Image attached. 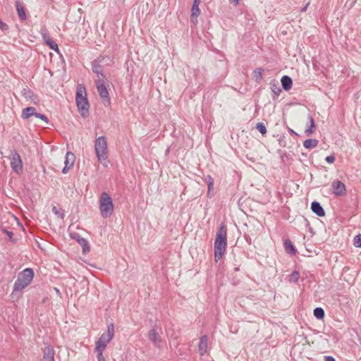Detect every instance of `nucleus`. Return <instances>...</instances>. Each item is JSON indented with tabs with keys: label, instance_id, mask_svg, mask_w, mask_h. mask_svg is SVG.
I'll use <instances>...</instances> for the list:
<instances>
[{
	"label": "nucleus",
	"instance_id": "f257e3e1",
	"mask_svg": "<svg viewBox=\"0 0 361 361\" xmlns=\"http://www.w3.org/2000/svg\"><path fill=\"white\" fill-rule=\"evenodd\" d=\"M227 230L224 224H221L219 228L216 239L214 241V260H220L225 253L227 245Z\"/></svg>",
	"mask_w": 361,
	"mask_h": 361
},
{
	"label": "nucleus",
	"instance_id": "f03ea898",
	"mask_svg": "<svg viewBox=\"0 0 361 361\" xmlns=\"http://www.w3.org/2000/svg\"><path fill=\"white\" fill-rule=\"evenodd\" d=\"M34 278V271L31 268H26L18 276L13 285V292H19L29 286Z\"/></svg>",
	"mask_w": 361,
	"mask_h": 361
},
{
	"label": "nucleus",
	"instance_id": "7ed1b4c3",
	"mask_svg": "<svg viewBox=\"0 0 361 361\" xmlns=\"http://www.w3.org/2000/svg\"><path fill=\"white\" fill-rule=\"evenodd\" d=\"M86 96L85 87L79 85L76 91L75 101L78 111L83 117L87 116L89 114V103Z\"/></svg>",
	"mask_w": 361,
	"mask_h": 361
},
{
	"label": "nucleus",
	"instance_id": "20e7f679",
	"mask_svg": "<svg viewBox=\"0 0 361 361\" xmlns=\"http://www.w3.org/2000/svg\"><path fill=\"white\" fill-rule=\"evenodd\" d=\"M94 150L97 157L100 163L106 166L108 158L107 141L104 136L97 137L94 142Z\"/></svg>",
	"mask_w": 361,
	"mask_h": 361
},
{
	"label": "nucleus",
	"instance_id": "39448f33",
	"mask_svg": "<svg viewBox=\"0 0 361 361\" xmlns=\"http://www.w3.org/2000/svg\"><path fill=\"white\" fill-rule=\"evenodd\" d=\"M99 210L103 218H107L113 213V200L109 195L106 192H102L101 195L99 199Z\"/></svg>",
	"mask_w": 361,
	"mask_h": 361
},
{
	"label": "nucleus",
	"instance_id": "423d86ee",
	"mask_svg": "<svg viewBox=\"0 0 361 361\" xmlns=\"http://www.w3.org/2000/svg\"><path fill=\"white\" fill-rule=\"evenodd\" d=\"M114 336V326L112 323L108 324L106 332L102 334L98 341L96 342L95 348L105 350L107 344L113 339Z\"/></svg>",
	"mask_w": 361,
	"mask_h": 361
},
{
	"label": "nucleus",
	"instance_id": "0eeeda50",
	"mask_svg": "<svg viewBox=\"0 0 361 361\" xmlns=\"http://www.w3.org/2000/svg\"><path fill=\"white\" fill-rule=\"evenodd\" d=\"M107 82V79L97 80L95 82L99 94L105 105L110 104L109 94L106 88Z\"/></svg>",
	"mask_w": 361,
	"mask_h": 361
},
{
	"label": "nucleus",
	"instance_id": "6e6552de",
	"mask_svg": "<svg viewBox=\"0 0 361 361\" xmlns=\"http://www.w3.org/2000/svg\"><path fill=\"white\" fill-rule=\"evenodd\" d=\"M11 166L13 171L19 174L23 171V163L20 154L15 150L10 152Z\"/></svg>",
	"mask_w": 361,
	"mask_h": 361
},
{
	"label": "nucleus",
	"instance_id": "1a4fd4ad",
	"mask_svg": "<svg viewBox=\"0 0 361 361\" xmlns=\"http://www.w3.org/2000/svg\"><path fill=\"white\" fill-rule=\"evenodd\" d=\"M105 59V57H99L92 63V71L97 74V80L106 79V76L103 73V69L101 66V63Z\"/></svg>",
	"mask_w": 361,
	"mask_h": 361
},
{
	"label": "nucleus",
	"instance_id": "9d476101",
	"mask_svg": "<svg viewBox=\"0 0 361 361\" xmlns=\"http://www.w3.org/2000/svg\"><path fill=\"white\" fill-rule=\"evenodd\" d=\"M331 188L333 193L337 196H343L346 194L345 185L338 180L332 182Z\"/></svg>",
	"mask_w": 361,
	"mask_h": 361
},
{
	"label": "nucleus",
	"instance_id": "9b49d317",
	"mask_svg": "<svg viewBox=\"0 0 361 361\" xmlns=\"http://www.w3.org/2000/svg\"><path fill=\"white\" fill-rule=\"evenodd\" d=\"M75 160V157L73 153L71 152H68L66 154V159L64 161V167L62 169V173L63 174L67 173L69 169L73 166V164Z\"/></svg>",
	"mask_w": 361,
	"mask_h": 361
},
{
	"label": "nucleus",
	"instance_id": "f8f14e48",
	"mask_svg": "<svg viewBox=\"0 0 361 361\" xmlns=\"http://www.w3.org/2000/svg\"><path fill=\"white\" fill-rule=\"evenodd\" d=\"M149 339L153 343V344L157 347L161 348V338L159 333L157 331V329L154 327L149 332Z\"/></svg>",
	"mask_w": 361,
	"mask_h": 361
},
{
	"label": "nucleus",
	"instance_id": "ddd939ff",
	"mask_svg": "<svg viewBox=\"0 0 361 361\" xmlns=\"http://www.w3.org/2000/svg\"><path fill=\"white\" fill-rule=\"evenodd\" d=\"M201 0H194L192 8L190 20L193 24L197 23V17L200 15V11L199 9V4Z\"/></svg>",
	"mask_w": 361,
	"mask_h": 361
},
{
	"label": "nucleus",
	"instance_id": "4468645a",
	"mask_svg": "<svg viewBox=\"0 0 361 361\" xmlns=\"http://www.w3.org/2000/svg\"><path fill=\"white\" fill-rule=\"evenodd\" d=\"M311 209L318 216L322 217L325 216L324 209L318 202H313L311 204Z\"/></svg>",
	"mask_w": 361,
	"mask_h": 361
},
{
	"label": "nucleus",
	"instance_id": "2eb2a0df",
	"mask_svg": "<svg viewBox=\"0 0 361 361\" xmlns=\"http://www.w3.org/2000/svg\"><path fill=\"white\" fill-rule=\"evenodd\" d=\"M54 351L51 346L44 348L42 361H54Z\"/></svg>",
	"mask_w": 361,
	"mask_h": 361
},
{
	"label": "nucleus",
	"instance_id": "dca6fc26",
	"mask_svg": "<svg viewBox=\"0 0 361 361\" xmlns=\"http://www.w3.org/2000/svg\"><path fill=\"white\" fill-rule=\"evenodd\" d=\"M207 342L208 338L207 336H203L200 338L198 348L201 355H203L207 351Z\"/></svg>",
	"mask_w": 361,
	"mask_h": 361
},
{
	"label": "nucleus",
	"instance_id": "f3484780",
	"mask_svg": "<svg viewBox=\"0 0 361 361\" xmlns=\"http://www.w3.org/2000/svg\"><path fill=\"white\" fill-rule=\"evenodd\" d=\"M16 6L20 19L21 20H25L27 19V16L23 4L19 1H17L16 2Z\"/></svg>",
	"mask_w": 361,
	"mask_h": 361
},
{
	"label": "nucleus",
	"instance_id": "a211bd4d",
	"mask_svg": "<svg viewBox=\"0 0 361 361\" xmlns=\"http://www.w3.org/2000/svg\"><path fill=\"white\" fill-rule=\"evenodd\" d=\"M307 118L309 121V126L305 129V133L307 136H310L313 133L316 126L314 124L313 117L310 114H308Z\"/></svg>",
	"mask_w": 361,
	"mask_h": 361
},
{
	"label": "nucleus",
	"instance_id": "6ab92c4d",
	"mask_svg": "<svg viewBox=\"0 0 361 361\" xmlns=\"http://www.w3.org/2000/svg\"><path fill=\"white\" fill-rule=\"evenodd\" d=\"M281 85L283 88L286 91H288L290 90L292 85H293V80L290 78V77L288 75H283L281 79Z\"/></svg>",
	"mask_w": 361,
	"mask_h": 361
},
{
	"label": "nucleus",
	"instance_id": "aec40b11",
	"mask_svg": "<svg viewBox=\"0 0 361 361\" xmlns=\"http://www.w3.org/2000/svg\"><path fill=\"white\" fill-rule=\"evenodd\" d=\"M36 114V109L32 106H29L23 109V118H28L31 116H35Z\"/></svg>",
	"mask_w": 361,
	"mask_h": 361
},
{
	"label": "nucleus",
	"instance_id": "412c9836",
	"mask_svg": "<svg viewBox=\"0 0 361 361\" xmlns=\"http://www.w3.org/2000/svg\"><path fill=\"white\" fill-rule=\"evenodd\" d=\"M319 141L317 139H307L304 141L303 146L306 149H312L317 146Z\"/></svg>",
	"mask_w": 361,
	"mask_h": 361
},
{
	"label": "nucleus",
	"instance_id": "4be33fe9",
	"mask_svg": "<svg viewBox=\"0 0 361 361\" xmlns=\"http://www.w3.org/2000/svg\"><path fill=\"white\" fill-rule=\"evenodd\" d=\"M284 246L287 252L291 255H295L296 253V250L290 240L288 239L285 240Z\"/></svg>",
	"mask_w": 361,
	"mask_h": 361
},
{
	"label": "nucleus",
	"instance_id": "5701e85b",
	"mask_svg": "<svg viewBox=\"0 0 361 361\" xmlns=\"http://www.w3.org/2000/svg\"><path fill=\"white\" fill-rule=\"evenodd\" d=\"M271 90V91L276 95H279L281 92V88L279 85V82L276 80H272L270 82Z\"/></svg>",
	"mask_w": 361,
	"mask_h": 361
},
{
	"label": "nucleus",
	"instance_id": "b1692460",
	"mask_svg": "<svg viewBox=\"0 0 361 361\" xmlns=\"http://www.w3.org/2000/svg\"><path fill=\"white\" fill-rule=\"evenodd\" d=\"M264 72V69L262 68H258L255 69L253 72L254 78L257 82H259L262 79V73Z\"/></svg>",
	"mask_w": 361,
	"mask_h": 361
},
{
	"label": "nucleus",
	"instance_id": "393cba45",
	"mask_svg": "<svg viewBox=\"0 0 361 361\" xmlns=\"http://www.w3.org/2000/svg\"><path fill=\"white\" fill-rule=\"evenodd\" d=\"M314 315L316 318L322 319L324 317L325 313L322 307H316L314 310Z\"/></svg>",
	"mask_w": 361,
	"mask_h": 361
},
{
	"label": "nucleus",
	"instance_id": "a878e982",
	"mask_svg": "<svg viewBox=\"0 0 361 361\" xmlns=\"http://www.w3.org/2000/svg\"><path fill=\"white\" fill-rule=\"evenodd\" d=\"M104 350L101 349L100 348H95L94 353L97 354V361H105L104 357L103 355Z\"/></svg>",
	"mask_w": 361,
	"mask_h": 361
},
{
	"label": "nucleus",
	"instance_id": "bb28decb",
	"mask_svg": "<svg viewBox=\"0 0 361 361\" xmlns=\"http://www.w3.org/2000/svg\"><path fill=\"white\" fill-rule=\"evenodd\" d=\"M51 49L56 51V52H59V47L57 44L54 40H49V42H47L46 44Z\"/></svg>",
	"mask_w": 361,
	"mask_h": 361
},
{
	"label": "nucleus",
	"instance_id": "cd10ccee",
	"mask_svg": "<svg viewBox=\"0 0 361 361\" xmlns=\"http://www.w3.org/2000/svg\"><path fill=\"white\" fill-rule=\"evenodd\" d=\"M40 33L42 35V39L44 41L45 44H47V42L51 40L49 35L47 34V30L45 28H42L40 31Z\"/></svg>",
	"mask_w": 361,
	"mask_h": 361
},
{
	"label": "nucleus",
	"instance_id": "c85d7f7f",
	"mask_svg": "<svg viewBox=\"0 0 361 361\" xmlns=\"http://www.w3.org/2000/svg\"><path fill=\"white\" fill-rule=\"evenodd\" d=\"M353 245L356 247H361V234L357 235L354 237Z\"/></svg>",
	"mask_w": 361,
	"mask_h": 361
},
{
	"label": "nucleus",
	"instance_id": "c756f323",
	"mask_svg": "<svg viewBox=\"0 0 361 361\" xmlns=\"http://www.w3.org/2000/svg\"><path fill=\"white\" fill-rule=\"evenodd\" d=\"M299 279V273L297 271H294L290 276V281L296 283Z\"/></svg>",
	"mask_w": 361,
	"mask_h": 361
},
{
	"label": "nucleus",
	"instance_id": "7c9ffc66",
	"mask_svg": "<svg viewBox=\"0 0 361 361\" xmlns=\"http://www.w3.org/2000/svg\"><path fill=\"white\" fill-rule=\"evenodd\" d=\"M256 128L262 134L264 135L267 133V128L262 123H258L256 125Z\"/></svg>",
	"mask_w": 361,
	"mask_h": 361
},
{
	"label": "nucleus",
	"instance_id": "2f4dec72",
	"mask_svg": "<svg viewBox=\"0 0 361 361\" xmlns=\"http://www.w3.org/2000/svg\"><path fill=\"white\" fill-rule=\"evenodd\" d=\"M205 182L207 183L208 187H209V190L214 187V179L210 175H207L204 179Z\"/></svg>",
	"mask_w": 361,
	"mask_h": 361
},
{
	"label": "nucleus",
	"instance_id": "473e14b6",
	"mask_svg": "<svg viewBox=\"0 0 361 361\" xmlns=\"http://www.w3.org/2000/svg\"><path fill=\"white\" fill-rule=\"evenodd\" d=\"M52 212L54 213L57 216H59L60 219H63L64 218V212L63 211H59L58 210L56 207H53Z\"/></svg>",
	"mask_w": 361,
	"mask_h": 361
},
{
	"label": "nucleus",
	"instance_id": "72a5a7b5",
	"mask_svg": "<svg viewBox=\"0 0 361 361\" xmlns=\"http://www.w3.org/2000/svg\"><path fill=\"white\" fill-rule=\"evenodd\" d=\"M79 243L80 244V245L83 248V252H85L86 250H90V247H88L87 245V242L84 239V238H80L79 240H78Z\"/></svg>",
	"mask_w": 361,
	"mask_h": 361
},
{
	"label": "nucleus",
	"instance_id": "f704fd0d",
	"mask_svg": "<svg viewBox=\"0 0 361 361\" xmlns=\"http://www.w3.org/2000/svg\"><path fill=\"white\" fill-rule=\"evenodd\" d=\"M22 94L25 98H31L32 96V92H31V90L26 88L23 90Z\"/></svg>",
	"mask_w": 361,
	"mask_h": 361
},
{
	"label": "nucleus",
	"instance_id": "c9c22d12",
	"mask_svg": "<svg viewBox=\"0 0 361 361\" xmlns=\"http://www.w3.org/2000/svg\"><path fill=\"white\" fill-rule=\"evenodd\" d=\"M35 116L42 119V121H45L47 123L49 122L48 118L44 114L36 112V114Z\"/></svg>",
	"mask_w": 361,
	"mask_h": 361
},
{
	"label": "nucleus",
	"instance_id": "e433bc0d",
	"mask_svg": "<svg viewBox=\"0 0 361 361\" xmlns=\"http://www.w3.org/2000/svg\"><path fill=\"white\" fill-rule=\"evenodd\" d=\"M325 159L329 164H333L335 161L336 158L335 156L332 154L327 156Z\"/></svg>",
	"mask_w": 361,
	"mask_h": 361
},
{
	"label": "nucleus",
	"instance_id": "4c0bfd02",
	"mask_svg": "<svg viewBox=\"0 0 361 361\" xmlns=\"http://www.w3.org/2000/svg\"><path fill=\"white\" fill-rule=\"evenodd\" d=\"M214 195V187L211 188V190H209V187H208V191H207V197H212Z\"/></svg>",
	"mask_w": 361,
	"mask_h": 361
},
{
	"label": "nucleus",
	"instance_id": "58836bf2",
	"mask_svg": "<svg viewBox=\"0 0 361 361\" xmlns=\"http://www.w3.org/2000/svg\"><path fill=\"white\" fill-rule=\"evenodd\" d=\"M0 28L2 30H4L7 28V25L4 23L1 19H0Z\"/></svg>",
	"mask_w": 361,
	"mask_h": 361
},
{
	"label": "nucleus",
	"instance_id": "ea45409f",
	"mask_svg": "<svg viewBox=\"0 0 361 361\" xmlns=\"http://www.w3.org/2000/svg\"><path fill=\"white\" fill-rule=\"evenodd\" d=\"M324 361H336L335 358L332 356H324Z\"/></svg>",
	"mask_w": 361,
	"mask_h": 361
},
{
	"label": "nucleus",
	"instance_id": "a19ab883",
	"mask_svg": "<svg viewBox=\"0 0 361 361\" xmlns=\"http://www.w3.org/2000/svg\"><path fill=\"white\" fill-rule=\"evenodd\" d=\"M238 1L239 0H229V2L235 6L238 4Z\"/></svg>",
	"mask_w": 361,
	"mask_h": 361
},
{
	"label": "nucleus",
	"instance_id": "79ce46f5",
	"mask_svg": "<svg viewBox=\"0 0 361 361\" xmlns=\"http://www.w3.org/2000/svg\"><path fill=\"white\" fill-rule=\"evenodd\" d=\"M7 235L11 238L13 235L12 232H7Z\"/></svg>",
	"mask_w": 361,
	"mask_h": 361
},
{
	"label": "nucleus",
	"instance_id": "37998d69",
	"mask_svg": "<svg viewBox=\"0 0 361 361\" xmlns=\"http://www.w3.org/2000/svg\"><path fill=\"white\" fill-rule=\"evenodd\" d=\"M307 6H305L304 8L301 9V11H305L306 10Z\"/></svg>",
	"mask_w": 361,
	"mask_h": 361
}]
</instances>
